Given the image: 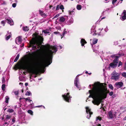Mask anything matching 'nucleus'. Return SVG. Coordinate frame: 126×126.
<instances>
[{
    "label": "nucleus",
    "instance_id": "79ce46f5",
    "mask_svg": "<svg viewBox=\"0 0 126 126\" xmlns=\"http://www.w3.org/2000/svg\"><path fill=\"white\" fill-rule=\"evenodd\" d=\"M122 65V62L121 61H120L118 64V67H119L120 65Z\"/></svg>",
    "mask_w": 126,
    "mask_h": 126
},
{
    "label": "nucleus",
    "instance_id": "9d476101",
    "mask_svg": "<svg viewBox=\"0 0 126 126\" xmlns=\"http://www.w3.org/2000/svg\"><path fill=\"white\" fill-rule=\"evenodd\" d=\"M15 42L17 44H20L22 42V39L21 37L19 36L16 38L15 40Z\"/></svg>",
    "mask_w": 126,
    "mask_h": 126
},
{
    "label": "nucleus",
    "instance_id": "a211bd4d",
    "mask_svg": "<svg viewBox=\"0 0 126 126\" xmlns=\"http://www.w3.org/2000/svg\"><path fill=\"white\" fill-rule=\"evenodd\" d=\"M11 36V33H8V34L7 35V36L6 38V40H8L9 39Z\"/></svg>",
    "mask_w": 126,
    "mask_h": 126
},
{
    "label": "nucleus",
    "instance_id": "6e6552de",
    "mask_svg": "<svg viewBox=\"0 0 126 126\" xmlns=\"http://www.w3.org/2000/svg\"><path fill=\"white\" fill-rule=\"evenodd\" d=\"M64 100L66 102H70V100H71L70 99L71 97L69 95V93H67L66 94H64L62 95Z\"/></svg>",
    "mask_w": 126,
    "mask_h": 126
},
{
    "label": "nucleus",
    "instance_id": "f704fd0d",
    "mask_svg": "<svg viewBox=\"0 0 126 126\" xmlns=\"http://www.w3.org/2000/svg\"><path fill=\"white\" fill-rule=\"evenodd\" d=\"M5 23V21L4 20H3L1 22V24H2L3 26H4Z\"/></svg>",
    "mask_w": 126,
    "mask_h": 126
},
{
    "label": "nucleus",
    "instance_id": "3c124183",
    "mask_svg": "<svg viewBox=\"0 0 126 126\" xmlns=\"http://www.w3.org/2000/svg\"><path fill=\"white\" fill-rule=\"evenodd\" d=\"M59 32H54V33L55 34H57L58 33H59Z\"/></svg>",
    "mask_w": 126,
    "mask_h": 126
},
{
    "label": "nucleus",
    "instance_id": "2eb2a0df",
    "mask_svg": "<svg viewBox=\"0 0 126 126\" xmlns=\"http://www.w3.org/2000/svg\"><path fill=\"white\" fill-rule=\"evenodd\" d=\"M86 112L87 114L90 113V114H93V112L91 111V110L88 107H86Z\"/></svg>",
    "mask_w": 126,
    "mask_h": 126
},
{
    "label": "nucleus",
    "instance_id": "052dcab7",
    "mask_svg": "<svg viewBox=\"0 0 126 126\" xmlns=\"http://www.w3.org/2000/svg\"><path fill=\"white\" fill-rule=\"evenodd\" d=\"M19 54H17V56L16 57L19 58Z\"/></svg>",
    "mask_w": 126,
    "mask_h": 126
},
{
    "label": "nucleus",
    "instance_id": "ddd939ff",
    "mask_svg": "<svg viewBox=\"0 0 126 126\" xmlns=\"http://www.w3.org/2000/svg\"><path fill=\"white\" fill-rule=\"evenodd\" d=\"M59 8L61 10H62V11L63 12L64 11L63 10L64 9V8L63 5H61L60 6L59 5H57L56 7V10L57 11L58 10Z\"/></svg>",
    "mask_w": 126,
    "mask_h": 126
},
{
    "label": "nucleus",
    "instance_id": "680f3d73",
    "mask_svg": "<svg viewBox=\"0 0 126 126\" xmlns=\"http://www.w3.org/2000/svg\"><path fill=\"white\" fill-rule=\"evenodd\" d=\"M8 120L7 119H6V118H5L4 120V121L5 122V121H7V120Z\"/></svg>",
    "mask_w": 126,
    "mask_h": 126
},
{
    "label": "nucleus",
    "instance_id": "423d86ee",
    "mask_svg": "<svg viewBox=\"0 0 126 126\" xmlns=\"http://www.w3.org/2000/svg\"><path fill=\"white\" fill-rule=\"evenodd\" d=\"M118 58V56H116L115 58L113 60V62L109 64L110 66L112 68H114L116 67L119 61Z\"/></svg>",
    "mask_w": 126,
    "mask_h": 126
},
{
    "label": "nucleus",
    "instance_id": "2f4dec72",
    "mask_svg": "<svg viewBox=\"0 0 126 126\" xmlns=\"http://www.w3.org/2000/svg\"><path fill=\"white\" fill-rule=\"evenodd\" d=\"M109 88H110L111 89L113 90V87L111 84H110L109 85Z\"/></svg>",
    "mask_w": 126,
    "mask_h": 126
},
{
    "label": "nucleus",
    "instance_id": "603ef678",
    "mask_svg": "<svg viewBox=\"0 0 126 126\" xmlns=\"http://www.w3.org/2000/svg\"><path fill=\"white\" fill-rule=\"evenodd\" d=\"M116 96H115V94H113L112 96H112L111 97V98H114Z\"/></svg>",
    "mask_w": 126,
    "mask_h": 126
},
{
    "label": "nucleus",
    "instance_id": "b1692460",
    "mask_svg": "<svg viewBox=\"0 0 126 126\" xmlns=\"http://www.w3.org/2000/svg\"><path fill=\"white\" fill-rule=\"evenodd\" d=\"M23 30L25 31H28L29 30V28L27 26L23 27Z\"/></svg>",
    "mask_w": 126,
    "mask_h": 126
},
{
    "label": "nucleus",
    "instance_id": "cd10ccee",
    "mask_svg": "<svg viewBox=\"0 0 126 126\" xmlns=\"http://www.w3.org/2000/svg\"><path fill=\"white\" fill-rule=\"evenodd\" d=\"M102 120V118L99 116H98L96 117V121H97L98 120L100 121Z\"/></svg>",
    "mask_w": 126,
    "mask_h": 126
},
{
    "label": "nucleus",
    "instance_id": "a19ab883",
    "mask_svg": "<svg viewBox=\"0 0 126 126\" xmlns=\"http://www.w3.org/2000/svg\"><path fill=\"white\" fill-rule=\"evenodd\" d=\"M89 115L87 116V118L88 119H89L91 117V115L92 114H90V113H89Z\"/></svg>",
    "mask_w": 126,
    "mask_h": 126
},
{
    "label": "nucleus",
    "instance_id": "de8ad7c7",
    "mask_svg": "<svg viewBox=\"0 0 126 126\" xmlns=\"http://www.w3.org/2000/svg\"><path fill=\"white\" fill-rule=\"evenodd\" d=\"M18 59H19V58H18L16 57L15 59L14 60V62H17V60H18Z\"/></svg>",
    "mask_w": 126,
    "mask_h": 126
},
{
    "label": "nucleus",
    "instance_id": "13d9d810",
    "mask_svg": "<svg viewBox=\"0 0 126 126\" xmlns=\"http://www.w3.org/2000/svg\"><path fill=\"white\" fill-rule=\"evenodd\" d=\"M65 34V31H63V36H64Z\"/></svg>",
    "mask_w": 126,
    "mask_h": 126
},
{
    "label": "nucleus",
    "instance_id": "c03bdc74",
    "mask_svg": "<svg viewBox=\"0 0 126 126\" xmlns=\"http://www.w3.org/2000/svg\"><path fill=\"white\" fill-rule=\"evenodd\" d=\"M12 121L13 122V123H14L16 121V118L15 117H14L12 120Z\"/></svg>",
    "mask_w": 126,
    "mask_h": 126
},
{
    "label": "nucleus",
    "instance_id": "f257e3e1",
    "mask_svg": "<svg viewBox=\"0 0 126 126\" xmlns=\"http://www.w3.org/2000/svg\"><path fill=\"white\" fill-rule=\"evenodd\" d=\"M44 65L42 63H39L31 61L25 65L17 63L15 65V68L16 70L18 69L27 70L29 73L37 75L41 71Z\"/></svg>",
    "mask_w": 126,
    "mask_h": 126
},
{
    "label": "nucleus",
    "instance_id": "a18cd8bd",
    "mask_svg": "<svg viewBox=\"0 0 126 126\" xmlns=\"http://www.w3.org/2000/svg\"><path fill=\"white\" fill-rule=\"evenodd\" d=\"M60 15L59 14H57L53 18V19L59 16Z\"/></svg>",
    "mask_w": 126,
    "mask_h": 126
},
{
    "label": "nucleus",
    "instance_id": "f8f14e48",
    "mask_svg": "<svg viewBox=\"0 0 126 126\" xmlns=\"http://www.w3.org/2000/svg\"><path fill=\"white\" fill-rule=\"evenodd\" d=\"M122 15H123V16L122 17L121 19L122 21H123L126 19V10H123Z\"/></svg>",
    "mask_w": 126,
    "mask_h": 126
},
{
    "label": "nucleus",
    "instance_id": "412c9836",
    "mask_svg": "<svg viewBox=\"0 0 126 126\" xmlns=\"http://www.w3.org/2000/svg\"><path fill=\"white\" fill-rule=\"evenodd\" d=\"M78 81V79L77 78H76L74 81V84L75 86H76L77 87H78L77 83Z\"/></svg>",
    "mask_w": 126,
    "mask_h": 126
},
{
    "label": "nucleus",
    "instance_id": "6ab92c4d",
    "mask_svg": "<svg viewBox=\"0 0 126 126\" xmlns=\"http://www.w3.org/2000/svg\"><path fill=\"white\" fill-rule=\"evenodd\" d=\"M108 114L109 117L110 118H112L113 117V115L112 112L111 111H109V112Z\"/></svg>",
    "mask_w": 126,
    "mask_h": 126
},
{
    "label": "nucleus",
    "instance_id": "4be33fe9",
    "mask_svg": "<svg viewBox=\"0 0 126 126\" xmlns=\"http://www.w3.org/2000/svg\"><path fill=\"white\" fill-rule=\"evenodd\" d=\"M9 99V97L8 96H6L5 97V102L6 103H8V100Z\"/></svg>",
    "mask_w": 126,
    "mask_h": 126
},
{
    "label": "nucleus",
    "instance_id": "72a5a7b5",
    "mask_svg": "<svg viewBox=\"0 0 126 126\" xmlns=\"http://www.w3.org/2000/svg\"><path fill=\"white\" fill-rule=\"evenodd\" d=\"M16 95H17L19 93L18 91H16L13 92Z\"/></svg>",
    "mask_w": 126,
    "mask_h": 126
},
{
    "label": "nucleus",
    "instance_id": "f03ea898",
    "mask_svg": "<svg viewBox=\"0 0 126 126\" xmlns=\"http://www.w3.org/2000/svg\"><path fill=\"white\" fill-rule=\"evenodd\" d=\"M44 47L47 51L42 56V60L46 66H47L52 63L53 54L57 51L58 48L56 46H51L49 44L45 45Z\"/></svg>",
    "mask_w": 126,
    "mask_h": 126
},
{
    "label": "nucleus",
    "instance_id": "9b49d317",
    "mask_svg": "<svg viewBox=\"0 0 126 126\" xmlns=\"http://www.w3.org/2000/svg\"><path fill=\"white\" fill-rule=\"evenodd\" d=\"M123 83L121 82H117L115 83V85L117 88L121 87L123 86Z\"/></svg>",
    "mask_w": 126,
    "mask_h": 126
},
{
    "label": "nucleus",
    "instance_id": "bf43d9fd",
    "mask_svg": "<svg viewBox=\"0 0 126 126\" xmlns=\"http://www.w3.org/2000/svg\"><path fill=\"white\" fill-rule=\"evenodd\" d=\"M96 126H101V124H98Z\"/></svg>",
    "mask_w": 126,
    "mask_h": 126
},
{
    "label": "nucleus",
    "instance_id": "58836bf2",
    "mask_svg": "<svg viewBox=\"0 0 126 126\" xmlns=\"http://www.w3.org/2000/svg\"><path fill=\"white\" fill-rule=\"evenodd\" d=\"M6 116V119H7V120L9 119L11 117V116H9L8 115H7Z\"/></svg>",
    "mask_w": 126,
    "mask_h": 126
},
{
    "label": "nucleus",
    "instance_id": "aec40b11",
    "mask_svg": "<svg viewBox=\"0 0 126 126\" xmlns=\"http://www.w3.org/2000/svg\"><path fill=\"white\" fill-rule=\"evenodd\" d=\"M42 33L44 32L45 34H48L49 33V31L48 30H45L42 31Z\"/></svg>",
    "mask_w": 126,
    "mask_h": 126
},
{
    "label": "nucleus",
    "instance_id": "774afa93",
    "mask_svg": "<svg viewBox=\"0 0 126 126\" xmlns=\"http://www.w3.org/2000/svg\"><path fill=\"white\" fill-rule=\"evenodd\" d=\"M23 73L25 75H26V72H23Z\"/></svg>",
    "mask_w": 126,
    "mask_h": 126
},
{
    "label": "nucleus",
    "instance_id": "0eeeda50",
    "mask_svg": "<svg viewBox=\"0 0 126 126\" xmlns=\"http://www.w3.org/2000/svg\"><path fill=\"white\" fill-rule=\"evenodd\" d=\"M111 79L116 80L119 78V74L117 73L115 71H114L111 74Z\"/></svg>",
    "mask_w": 126,
    "mask_h": 126
},
{
    "label": "nucleus",
    "instance_id": "393cba45",
    "mask_svg": "<svg viewBox=\"0 0 126 126\" xmlns=\"http://www.w3.org/2000/svg\"><path fill=\"white\" fill-rule=\"evenodd\" d=\"M99 31H100V32H99L98 33V32H97L96 31H95V33H94L93 34V35H96L97 34L98 35H100V30H99Z\"/></svg>",
    "mask_w": 126,
    "mask_h": 126
},
{
    "label": "nucleus",
    "instance_id": "6e6d98bb",
    "mask_svg": "<svg viewBox=\"0 0 126 126\" xmlns=\"http://www.w3.org/2000/svg\"><path fill=\"white\" fill-rule=\"evenodd\" d=\"M28 85V83H25V85L26 86Z\"/></svg>",
    "mask_w": 126,
    "mask_h": 126
},
{
    "label": "nucleus",
    "instance_id": "c756f323",
    "mask_svg": "<svg viewBox=\"0 0 126 126\" xmlns=\"http://www.w3.org/2000/svg\"><path fill=\"white\" fill-rule=\"evenodd\" d=\"M5 84H3L2 85L1 88L2 90L3 91L5 90Z\"/></svg>",
    "mask_w": 126,
    "mask_h": 126
},
{
    "label": "nucleus",
    "instance_id": "7ed1b4c3",
    "mask_svg": "<svg viewBox=\"0 0 126 126\" xmlns=\"http://www.w3.org/2000/svg\"><path fill=\"white\" fill-rule=\"evenodd\" d=\"M100 91V89L97 87V86H95L93 87L92 90L89 91L90 95L88 97H91L93 98L94 100L92 101V103L94 104L97 106H98L101 103L99 95Z\"/></svg>",
    "mask_w": 126,
    "mask_h": 126
},
{
    "label": "nucleus",
    "instance_id": "4c0bfd02",
    "mask_svg": "<svg viewBox=\"0 0 126 126\" xmlns=\"http://www.w3.org/2000/svg\"><path fill=\"white\" fill-rule=\"evenodd\" d=\"M31 94V93L30 92L27 91V92L26 95H30Z\"/></svg>",
    "mask_w": 126,
    "mask_h": 126
},
{
    "label": "nucleus",
    "instance_id": "49530a36",
    "mask_svg": "<svg viewBox=\"0 0 126 126\" xmlns=\"http://www.w3.org/2000/svg\"><path fill=\"white\" fill-rule=\"evenodd\" d=\"M16 4L15 3H13L12 5V7L14 8L16 7Z\"/></svg>",
    "mask_w": 126,
    "mask_h": 126
},
{
    "label": "nucleus",
    "instance_id": "e2e57ef3",
    "mask_svg": "<svg viewBox=\"0 0 126 126\" xmlns=\"http://www.w3.org/2000/svg\"><path fill=\"white\" fill-rule=\"evenodd\" d=\"M105 17H103L102 18H101V20H102V19H104V18H105Z\"/></svg>",
    "mask_w": 126,
    "mask_h": 126
},
{
    "label": "nucleus",
    "instance_id": "8fccbe9b",
    "mask_svg": "<svg viewBox=\"0 0 126 126\" xmlns=\"http://www.w3.org/2000/svg\"><path fill=\"white\" fill-rule=\"evenodd\" d=\"M10 122V121H8V122H5L4 123V124L5 125H6V124H7V126L9 124V122Z\"/></svg>",
    "mask_w": 126,
    "mask_h": 126
},
{
    "label": "nucleus",
    "instance_id": "e433bc0d",
    "mask_svg": "<svg viewBox=\"0 0 126 126\" xmlns=\"http://www.w3.org/2000/svg\"><path fill=\"white\" fill-rule=\"evenodd\" d=\"M5 81V78L3 77H2V83H4Z\"/></svg>",
    "mask_w": 126,
    "mask_h": 126
},
{
    "label": "nucleus",
    "instance_id": "338daca9",
    "mask_svg": "<svg viewBox=\"0 0 126 126\" xmlns=\"http://www.w3.org/2000/svg\"><path fill=\"white\" fill-rule=\"evenodd\" d=\"M103 110H104V111H105V109L104 108H103Z\"/></svg>",
    "mask_w": 126,
    "mask_h": 126
},
{
    "label": "nucleus",
    "instance_id": "ea45409f",
    "mask_svg": "<svg viewBox=\"0 0 126 126\" xmlns=\"http://www.w3.org/2000/svg\"><path fill=\"white\" fill-rule=\"evenodd\" d=\"M103 84H104L105 86H106L107 85V84L105 83H100V86H102L103 87H104V86L103 85Z\"/></svg>",
    "mask_w": 126,
    "mask_h": 126
},
{
    "label": "nucleus",
    "instance_id": "473e14b6",
    "mask_svg": "<svg viewBox=\"0 0 126 126\" xmlns=\"http://www.w3.org/2000/svg\"><path fill=\"white\" fill-rule=\"evenodd\" d=\"M69 13L70 15H72V14H73L74 13V12L73 10H72L71 11H69Z\"/></svg>",
    "mask_w": 126,
    "mask_h": 126
},
{
    "label": "nucleus",
    "instance_id": "1a4fd4ad",
    "mask_svg": "<svg viewBox=\"0 0 126 126\" xmlns=\"http://www.w3.org/2000/svg\"><path fill=\"white\" fill-rule=\"evenodd\" d=\"M6 20L7 21V22L10 24L11 25H12L14 24L13 22L12 19L10 17H8L5 18Z\"/></svg>",
    "mask_w": 126,
    "mask_h": 126
},
{
    "label": "nucleus",
    "instance_id": "7c9ffc66",
    "mask_svg": "<svg viewBox=\"0 0 126 126\" xmlns=\"http://www.w3.org/2000/svg\"><path fill=\"white\" fill-rule=\"evenodd\" d=\"M14 111V110L12 109H9L7 110V112H8L10 113H12Z\"/></svg>",
    "mask_w": 126,
    "mask_h": 126
},
{
    "label": "nucleus",
    "instance_id": "37998d69",
    "mask_svg": "<svg viewBox=\"0 0 126 126\" xmlns=\"http://www.w3.org/2000/svg\"><path fill=\"white\" fill-rule=\"evenodd\" d=\"M113 92L112 91V92H110V93H109V94L110 95V96H111L112 95H113Z\"/></svg>",
    "mask_w": 126,
    "mask_h": 126
},
{
    "label": "nucleus",
    "instance_id": "864d4df0",
    "mask_svg": "<svg viewBox=\"0 0 126 126\" xmlns=\"http://www.w3.org/2000/svg\"><path fill=\"white\" fill-rule=\"evenodd\" d=\"M104 88V89L105 90V92L106 91H107V88H105L104 87H103Z\"/></svg>",
    "mask_w": 126,
    "mask_h": 126
},
{
    "label": "nucleus",
    "instance_id": "4d7b16f0",
    "mask_svg": "<svg viewBox=\"0 0 126 126\" xmlns=\"http://www.w3.org/2000/svg\"><path fill=\"white\" fill-rule=\"evenodd\" d=\"M65 34V31H63V36H64Z\"/></svg>",
    "mask_w": 126,
    "mask_h": 126
},
{
    "label": "nucleus",
    "instance_id": "a878e982",
    "mask_svg": "<svg viewBox=\"0 0 126 126\" xmlns=\"http://www.w3.org/2000/svg\"><path fill=\"white\" fill-rule=\"evenodd\" d=\"M77 9L79 10H80L81 9V6L80 5H78L77 6Z\"/></svg>",
    "mask_w": 126,
    "mask_h": 126
},
{
    "label": "nucleus",
    "instance_id": "39448f33",
    "mask_svg": "<svg viewBox=\"0 0 126 126\" xmlns=\"http://www.w3.org/2000/svg\"><path fill=\"white\" fill-rule=\"evenodd\" d=\"M97 87L99 88L100 90L99 92V95L101 100V102H102V100L103 99H105L107 98V94L110 93L109 91L108 90L107 91L104 92V90L100 87L97 86Z\"/></svg>",
    "mask_w": 126,
    "mask_h": 126
},
{
    "label": "nucleus",
    "instance_id": "5701e85b",
    "mask_svg": "<svg viewBox=\"0 0 126 126\" xmlns=\"http://www.w3.org/2000/svg\"><path fill=\"white\" fill-rule=\"evenodd\" d=\"M98 39H95L93 40L92 41V44L93 45H94L97 42Z\"/></svg>",
    "mask_w": 126,
    "mask_h": 126
},
{
    "label": "nucleus",
    "instance_id": "5fc2aeb1",
    "mask_svg": "<svg viewBox=\"0 0 126 126\" xmlns=\"http://www.w3.org/2000/svg\"><path fill=\"white\" fill-rule=\"evenodd\" d=\"M42 106H43L42 105H39V106H36L35 107L39 108V107H42Z\"/></svg>",
    "mask_w": 126,
    "mask_h": 126
},
{
    "label": "nucleus",
    "instance_id": "0e129e2a",
    "mask_svg": "<svg viewBox=\"0 0 126 126\" xmlns=\"http://www.w3.org/2000/svg\"><path fill=\"white\" fill-rule=\"evenodd\" d=\"M19 84H20V85H22L23 84V83H21V82H20V83H19Z\"/></svg>",
    "mask_w": 126,
    "mask_h": 126
},
{
    "label": "nucleus",
    "instance_id": "dca6fc26",
    "mask_svg": "<svg viewBox=\"0 0 126 126\" xmlns=\"http://www.w3.org/2000/svg\"><path fill=\"white\" fill-rule=\"evenodd\" d=\"M80 43L82 46H84L85 44L87 43V42L84 39H82L80 41Z\"/></svg>",
    "mask_w": 126,
    "mask_h": 126
},
{
    "label": "nucleus",
    "instance_id": "bb28decb",
    "mask_svg": "<svg viewBox=\"0 0 126 126\" xmlns=\"http://www.w3.org/2000/svg\"><path fill=\"white\" fill-rule=\"evenodd\" d=\"M28 113L30 114L31 115H33V112L32 110H29L27 111Z\"/></svg>",
    "mask_w": 126,
    "mask_h": 126
},
{
    "label": "nucleus",
    "instance_id": "4468645a",
    "mask_svg": "<svg viewBox=\"0 0 126 126\" xmlns=\"http://www.w3.org/2000/svg\"><path fill=\"white\" fill-rule=\"evenodd\" d=\"M39 14L42 17H44L46 16V14L45 13H44L43 11L40 10H39Z\"/></svg>",
    "mask_w": 126,
    "mask_h": 126
},
{
    "label": "nucleus",
    "instance_id": "c9c22d12",
    "mask_svg": "<svg viewBox=\"0 0 126 126\" xmlns=\"http://www.w3.org/2000/svg\"><path fill=\"white\" fill-rule=\"evenodd\" d=\"M122 76L126 78V73L124 72L122 74Z\"/></svg>",
    "mask_w": 126,
    "mask_h": 126
},
{
    "label": "nucleus",
    "instance_id": "c85d7f7f",
    "mask_svg": "<svg viewBox=\"0 0 126 126\" xmlns=\"http://www.w3.org/2000/svg\"><path fill=\"white\" fill-rule=\"evenodd\" d=\"M23 98L25 99V100L26 101L28 100L30 102H32V100H30V97H29L26 98Z\"/></svg>",
    "mask_w": 126,
    "mask_h": 126
},
{
    "label": "nucleus",
    "instance_id": "f3484780",
    "mask_svg": "<svg viewBox=\"0 0 126 126\" xmlns=\"http://www.w3.org/2000/svg\"><path fill=\"white\" fill-rule=\"evenodd\" d=\"M65 19L63 16H62L60 17L59 21L60 22H63L65 21Z\"/></svg>",
    "mask_w": 126,
    "mask_h": 126
},
{
    "label": "nucleus",
    "instance_id": "69168bd1",
    "mask_svg": "<svg viewBox=\"0 0 126 126\" xmlns=\"http://www.w3.org/2000/svg\"><path fill=\"white\" fill-rule=\"evenodd\" d=\"M30 102V103L31 104V105H32V104H33V102Z\"/></svg>",
    "mask_w": 126,
    "mask_h": 126
},
{
    "label": "nucleus",
    "instance_id": "20e7f679",
    "mask_svg": "<svg viewBox=\"0 0 126 126\" xmlns=\"http://www.w3.org/2000/svg\"><path fill=\"white\" fill-rule=\"evenodd\" d=\"M43 38L40 35H38L36 38H33L30 41L29 44L28 46V48L32 47V50H37V51L39 50L40 46L43 41Z\"/></svg>",
    "mask_w": 126,
    "mask_h": 126
},
{
    "label": "nucleus",
    "instance_id": "09e8293b",
    "mask_svg": "<svg viewBox=\"0 0 126 126\" xmlns=\"http://www.w3.org/2000/svg\"><path fill=\"white\" fill-rule=\"evenodd\" d=\"M117 0H112V4H113L114 5L115 4V2H116Z\"/></svg>",
    "mask_w": 126,
    "mask_h": 126
}]
</instances>
